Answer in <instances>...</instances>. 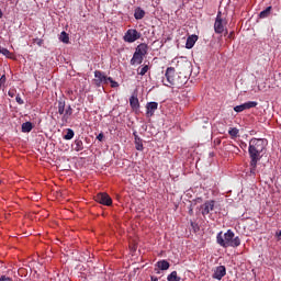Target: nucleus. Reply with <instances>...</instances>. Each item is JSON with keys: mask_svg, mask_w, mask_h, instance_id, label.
Instances as JSON below:
<instances>
[{"mask_svg": "<svg viewBox=\"0 0 281 281\" xmlns=\"http://www.w3.org/2000/svg\"><path fill=\"white\" fill-rule=\"evenodd\" d=\"M267 138H251L249 140L248 154L250 158V176L256 177L258 161L265 156L267 150Z\"/></svg>", "mask_w": 281, "mask_h": 281, "instance_id": "nucleus-1", "label": "nucleus"}, {"mask_svg": "<svg viewBox=\"0 0 281 281\" xmlns=\"http://www.w3.org/2000/svg\"><path fill=\"white\" fill-rule=\"evenodd\" d=\"M216 243L220 245V247H224V249H227V247H240V237L236 236L234 234V231L228 229L226 233L223 234V232H220L216 235Z\"/></svg>", "mask_w": 281, "mask_h": 281, "instance_id": "nucleus-2", "label": "nucleus"}, {"mask_svg": "<svg viewBox=\"0 0 281 281\" xmlns=\"http://www.w3.org/2000/svg\"><path fill=\"white\" fill-rule=\"evenodd\" d=\"M177 69L178 74L183 75L187 72V75L190 76V74H192V64L190 60L181 57L180 60L177 61Z\"/></svg>", "mask_w": 281, "mask_h": 281, "instance_id": "nucleus-3", "label": "nucleus"}, {"mask_svg": "<svg viewBox=\"0 0 281 281\" xmlns=\"http://www.w3.org/2000/svg\"><path fill=\"white\" fill-rule=\"evenodd\" d=\"M225 25H227V20L223 19V14L218 11L214 23L215 34H223L225 32Z\"/></svg>", "mask_w": 281, "mask_h": 281, "instance_id": "nucleus-4", "label": "nucleus"}, {"mask_svg": "<svg viewBox=\"0 0 281 281\" xmlns=\"http://www.w3.org/2000/svg\"><path fill=\"white\" fill-rule=\"evenodd\" d=\"M123 38L125 43H135V41H139V38H142V33L135 29H130L126 31Z\"/></svg>", "mask_w": 281, "mask_h": 281, "instance_id": "nucleus-5", "label": "nucleus"}, {"mask_svg": "<svg viewBox=\"0 0 281 281\" xmlns=\"http://www.w3.org/2000/svg\"><path fill=\"white\" fill-rule=\"evenodd\" d=\"M175 76H177V71L175 70V67L167 68L165 74L166 87H175V82H176Z\"/></svg>", "mask_w": 281, "mask_h": 281, "instance_id": "nucleus-6", "label": "nucleus"}, {"mask_svg": "<svg viewBox=\"0 0 281 281\" xmlns=\"http://www.w3.org/2000/svg\"><path fill=\"white\" fill-rule=\"evenodd\" d=\"M94 199L97 203H100L101 205H113V200L110 198L109 193H98Z\"/></svg>", "mask_w": 281, "mask_h": 281, "instance_id": "nucleus-7", "label": "nucleus"}, {"mask_svg": "<svg viewBox=\"0 0 281 281\" xmlns=\"http://www.w3.org/2000/svg\"><path fill=\"white\" fill-rule=\"evenodd\" d=\"M94 82L97 85V87H100L102 83L103 85H109V77H106V75H104V72L100 71V70H95L94 71Z\"/></svg>", "mask_w": 281, "mask_h": 281, "instance_id": "nucleus-8", "label": "nucleus"}, {"mask_svg": "<svg viewBox=\"0 0 281 281\" xmlns=\"http://www.w3.org/2000/svg\"><path fill=\"white\" fill-rule=\"evenodd\" d=\"M216 202L214 200L206 201L204 204L201 205V212L203 216H207L211 212L214 211V205Z\"/></svg>", "mask_w": 281, "mask_h": 281, "instance_id": "nucleus-9", "label": "nucleus"}, {"mask_svg": "<svg viewBox=\"0 0 281 281\" xmlns=\"http://www.w3.org/2000/svg\"><path fill=\"white\" fill-rule=\"evenodd\" d=\"M227 276V269L225 266H218L212 276L213 280H223Z\"/></svg>", "mask_w": 281, "mask_h": 281, "instance_id": "nucleus-10", "label": "nucleus"}, {"mask_svg": "<svg viewBox=\"0 0 281 281\" xmlns=\"http://www.w3.org/2000/svg\"><path fill=\"white\" fill-rule=\"evenodd\" d=\"M157 109H159V103L153 101V102H148L146 104V117H153V115H155V111H157Z\"/></svg>", "mask_w": 281, "mask_h": 281, "instance_id": "nucleus-11", "label": "nucleus"}, {"mask_svg": "<svg viewBox=\"0 0 281 281\" xmlns=\"http://www.w3.org/2000/svg\"><path fill=\"white\" fill-rule=\"evenodd\" d=\"M177 80L178 89H181V87L188 85V80H190V75H188V72H183V75L178 74Z\"/></svg>", "mask_w": 281, "mask_h": 281, "instance_id": "nucleus-12", "label": "nucleus"}, {"mask_svg": "<svg viewBox=\"0 0 281 281\" xmlns=\"http://www.w3.org/2000/svg\"><path fill=\"white\" fill-rule=\"evenodd\" d=\"M133 136H134V144H135L136 150H139V151L144 150V143L139 137V135H137V132H133Z\"/></svg>", "mask_w": 281, "mask_h": 281, "instance_id": "nucleus-13", "label": "nucleus"}, {"mask_svg": "<svg viewBox=\"0 0 281 281\" xmlns=\"http://www.w3.org/2000/svg\"><path fill=\"white\" fill-rule=\"evenodd\" d=\"M134 53L138 54L139 56H143L144 58V56L148 54V45L145 43L139 44Z\"/></svg>", "mask_w": 281, "mask_h": 281, "instance_id": "nucleus-14", "label": "nucleus"}, {"mask_svg": "<svg viewBox=\"0 0 281 281\" xmlns=\"http://www.w3.org/2000/svg\"><path fill=\"white\" fill-rule=\"evenodd\" d=\"M70 115H74V109L71 108V105H68L67 109L65 110L63 117H61V123L67 124L69 122Z\"/></svg>", "mask_w": 281, "mask_h": 281, "instance_id": "nucleus-15", "label": "nucleus"}, {"mask_svg": "<svg viewBox=\"0 0 281 281\" xmlns=\"http://www.w3.org/2000/svg\"><path fill=\"white\" fill-rule=\"evenodd\" d=\"M130 105L133 111H137L139 109V99L137 98V94H132L130 98Z\"/></svg>", "mask_w": 281, "mask_h": 281, "instance_id": "nucleus-16", "label": "nucleus"}, {"mask_svg": "<svg viewBox=\"0 0 281 281\" xmlns=\"http://www.w3.org/2000/svg\"><path fill=\"white\" fill-rule=\"evenodd\" d=\"M198 41H199V36H196V35L189 36L187 38V43H186L187 49H192V47H194V45L196 44Z\"/></svg>", "mask_w": 281, "mask_h": 281, "instance_id": "nucleus-17", "label": "nucleus"}, {"mask_svg": "<svg viewBox=\"0 0 281 281\" xmlns=\"http://www.w3.org/2000/svg\"><path fill=\"white\" fill-rule=\"evenodd\" d=\"M144 16H146V11H144V9L138 7L134 10V18L136 19V21H142Z\"/></svg>", "mask_w": 281, "mask_h": 281, "instance_id": "nucleus-18", "label": "nucleus"}, {"mask_svg": "<svg viewBox=\"0 0 281 281\" xmlns=\"http://www.w3.org/2000/svg\"><path fill=\"white\" fill-rule=\"evenodd\" d=\"M144 63V56L134 53L132 59H131V65H142Z\"/></svg>", "mask_w": 281, "mask_h": 281, "instance_id": "nucleus-19", "label": "nucleus"}, {"mask_svg": "<svg viewBox=\"0 0 281 281\" xmlns=\"http://www.w3.org/2000/svg\"><path fill=\"white\" fill-rule=\"evenodd\" d=\"M157 267L161 271H168V269H170V263L166 260H160L157 262Z\"/></svg>", "mask_w": 281, "mask_h": 281, "instance_id": "nucleus-20", "label": "nucleus"}, {"mask_svg": "<svg viewBox=\"0 0 281 281\" xmlns=\"http://www.w3.org/2000/svg\"><path fill=\"white\" fill-rule=\"evenodd\" d=\"M32 128H34L32 122H25L22 124V133H32Z\"/></svg>", "mask_w": 281, "mask_h": 281, "instance_id": "nucleus-21", "label": "nucleus"}, {"mask_svg": "<svg viewBox=\"0 0 281 281\" xmlns=\"http://www.w3.org/2000/svg\"><path fill=\"white\" fill-rule=\"evenodd\" d=\"M76 153H80V150H85V143L81 139H75V148Z\"/></svg>", "mask_w": 281, "mask_h": 281, "instance_id": "nucleus-22", "label": "nucleus"}, {"mask_svg": "<svg viewBox=\"0 0 281 281\" xmlns=\"http://www.w3.org/2000/svg\"><path fill=\"white\" fill-rule=\"evenodd\" d=\"M271 7H267L263 11L259 13L260 19H267L271 14Z\"/></svg>", "mask_w": 281, "mask_h": 281, "instance_id": "nucleus-23", "label": "nucleus"}, {"mask_svg": "<svg viewBox=\"0 0 281 281\" xmlns=\"http://www.w3.org/2000/svg\"><path fill=\"white\" fill-rule=\"evenodd\" d=\"M150 69L149 65H143L142 68H138V76H146V74H148V70Z\"/></svg>", "mask_w": 281, "mask_h": 281, "instance_id": "nucleus-24", "label": "nucleus"}, {"mask_svg": "<svg viewBox=\"0 0 281 281\" xmlns=\"http://www.w3.org/2000/svg\"><path fill=\"white\" fill-rule=\"evenodd\" d=\"M59 41H61V43H65L66 45L69 44V34H67V32L63 31L60 33Z\"/></svg>", "mask_w": 281, "mask_h": 281, "instance_id": "nucleus-25", "label": "nucleus"}, {"mask_svg": "<svg viewBox=\"0 0 281 281\" xmlns=\"http://www.w3.org/2000/svg\"><path fill=\"white\" fill-rule=\"evenodd\" d=\"M181 104H188V91L183 90L179 97Z\"/></svg>", "mask_w": 281, "mask_h": 281, "instance_id": "nucleus-26", "label": "nucleus"}, {"mask_svg": "<svg viewBox=\"0 0 281 281\" xmlns=\"http://www.w3.org/2000/svg\"><path fill=\"white\" fill-rule=\"evenodd\" d=\"M74 135H76L74 130L67 128V133H66V135H64V139H66V140L74 139Z\"/></svg>", "mask_w": 281, "mask_h": 281, "instance_id": "nucleus-27", "label": "nucleus"}, {"mask_svg": "<svg viewBox=\"0 0 281 281\" xmlns=\"http://www.w3.org/2000/svg\"><path fill=\"white\" fill-rule=\"evenodd\" d=\"M244 106L246 110L248 109H256V106H258V102L256 101H248L246 103H244Z\"/></svg>", "mask_w": 281, "mask_h": 281, "instance_id": "nucleus-28", "label": "nucleus"}, {"mask_svg": "<svg viewBox=\"0 0 281 281\" xmlns=\"http://www.w3.org/2000/svg\"><path fill=\"white\" fill-rule=\"evenodd\" d=\"M65 101H58V113L59 115H65Z\"/></svg>", "mask_w": 281, "mask_h": 281, "instance_id": "nucleus-29", "label": "nucleus"}, {"mask_svg": "<svg viewBox=\"0 0 281 281\" xmlns=\"http://www.w3.org/2000/svg\"><path fill=\"white\" fill-rule=\"evenodd\" d=\"M239 130L236 127H232L228 131V135H231L232 139H235V137H238Z\"/></svg>", "mask_w": 281, "mask_h": 281, "instance_id": "nucleus-30", "label": "nucleus"}, {"mask_svg": "<svg viewBox=\"0 0 281 281\" xmlns=\"http://www.w3.org/2000/svg\"><path fill=\"white\" fill-rule=\"evenodd\" d=\"M235 113H243V111H247L245 108V103L240 104V105H236L234 108Z\"/></svg>", "mask_w": 281, "mask_h": 281, "instance_id": "nucleus-31", "label": "nucleus"}, {"mask_svg": "<svg viewBox=\"0 0 281 281\" xmlns=\"http://www.w3.org/2000/svg\"><path fill=\"white\" fill-rule=\"evenodd\" d=\"M108 82L111 83L112 89H117L120 87V83L117 81L113 80V78L109 77Z\"/></svg>", "mask_w": 281, "mask_h": 281, "instance_id": "nucleus-32", "label": "nucleus"}, {"mask_svg": "<svg viewBox=\"0 0 281 281\" xmlns=\"http://www.w3.org/2000/svg\"><path fill=\"white\" fill-rule=\"evenodd\" d=\"M168 281H177V271H172L168 278H167Z\"/></svg>", "mask_w": 281, "mask_h": 281, "instance_id": "nucleus-33", "label": "nucleus"}, {"mask_svg": "<svg viewBox=\"0 0 281 281\" xmlns=\"http://www.w3.org/2000/svg\"><path fill=\"white\" fill-rule=\"evenodd\" d=\"M0 54H2L3 56H10V50H8V48L0 46Z\"/></svg>", "mask_w": 281, "mask_h": 281, "instance_id": "nucleus-34", "label": "nucleus"}, {"mask_svg": "<svg viewBox=\"0 0 281 281\" xmlns=\"http://www.w3.org/2000/svg\"><path fill=\"white\" fill-rule=\"evenodd\" d=\"M5 81H7L5 75H2V76L0 77V89H1V87H2L3 85H5Z\"/></svg>", "mask_w": 281, "mask_h": 281, "instance_id": "nucleus-35", "label": "nucleus"}, {"mask_svg": "<svg viewBox=\"0 0 281 281\" xmlns=\"http://www.w3.org/2000/svg\"><path fill=\"white\" fill-rule=\"evenodd\" d=\"M0 281H13V280H12V278L7 277L5 274H2V276L0 277Z\"/></svg>", "mask_w": 281, "mask_h": 281, "instance_id": "nucleus-36", "label": "nucleus"}, {"mask_svg": "<svg viewBox=\"0 0 281 281\" xmlns=\"http://www.w3.org/2000/svg\"><path fill=\"white\" fill-rule=\"evenodd\" d=\"M191 227H193V232H199V224H195L194 222H191Z\"/></svg>", "mask_w": 281, "mask_h": 281, "instance_id": "nucleus-37", "label": "nucleus"}, {"mask_svg": "<svg viewBox=\"0 0 281 281\" xmlns=\"http://www.w3.org/2000/svg\"><path fill=\"white\" fill-rule=\"evenodd\" d=\"M15 101L18 102V104H24L25 102L21 99V95H16L15 97Z\"/></svg>", "mask_w": 281, "mask_h": 281, "instance_id": "nucleus-38", "label": "nucleus"}, {"mask_svg": "<svg viewBox=\"0 0 281 281\" xmlns=\"http://www.w3.org/2000/svg\"><path fill=\"white\" fill-rule=\"evenodd\" d=\"M18 273H19V276H21V278H23V276H25V268H20L18 270Z\"/></svg>", "mask_w": 281, "mask_h": 281, "instance_id": "nucleus-39", "label": "nucleus"}, {"mask_svg": "<svg viewBox=\"0 0 281 281\" xmlns=\"http://www.w3.org/2000/svg\"><path fill=\"white\" fill-rule=\"evenodd\" d=\"M97 139L99 142H102L104 139V134L103 133H100L98 136H97Z\"/></svg>", "mask_w": 281, "mask_h": 281, "instance_id": "nucleus-40", "label": "nucleus"}, {"mask_svg": "<svg viewBox=\"0 0 281 281\" xmlns=\"http://www.w3.org/2000/svg\"><path fill=\"white\" fill-rule=\"evenodd\" d=\"M8 95H9L10 98H14V90H9Z\"/></svg>", "mask_w": 281, "mask_h": 281, "instance_id": "nucleus-41", "label": "nucleus"}, {"mask_svg": "<svg viewBox=\"0 0 281 281\" xmlns=\"http://www.w3.org/2000/svg\"><path fill=\"white\" fill-rule=\"evenodd\" d=\"M240 148H247V143H241Z\"/></svg>", "mask_w": 281, "mask_h": 281, "instance_id": "nucleus-42", "label": "nucleus"}, {"mask_svg": "<svg viewBox=\"0 0 281 281\" xmlns=\"http://www.w3.org/2000/svg\"><path fill=\"white\" fill-rule=\"evenodd\" d=\"M151 281H159V279H157V277H151Z\"/></svg>", "mask_w": 281, "mask_h": 281, "instance_id": "nucleus-43", "label": "nucleus"}, {"mask_svg": "<svg viewBox=\"0 0 281 281\" xmlns=\"http://www.w3.org/2000/svg\"><path fill=\"white\" fill-rule=\"evenodd\" d=\"M0 19H3V11L0 9Z\"/></svg>", "mask_w": 281, "mask_h": 281, "instance_id": "nucleus-44", "label": "nucleus"}, {"mask_svg": "<svg viewBox=\"0 0 281 281\" xmlns=\"http://www.w3.org/2000/svg\"><path fill=\"white\" fill-rule=\"evenodd\" d=\"M278 236H281V231L278 233Z\"/></svg>", "mask_w": 281, "mask_h": 281, "instance_id": "nucleus-45", "label": "nucleus"}]
</instances>
